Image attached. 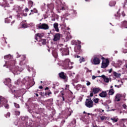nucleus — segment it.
Instances as JSON below:
<instances>
[{
	"mask_svg": "<svg viewBox=\"0 0 127 127\" xmlns=\"http://www.w3.org/2000/svg\"><path fill=\"white\" fill-rule=\"evenodd\" d=\"M121 99H122V94H117L115 96V101L117 102H120L121 101Z\"/></svg>",
	"mask_w": 127,
	"mask_h": 127,
	"instance_id": "2eb2a0df",
	"label": "nucleus"
},
{
	"mask_svg": "<svg viewBox=\"0 0 127 127\" xmlns=\"http://www.w3.org/2000/svg\"><path fill=\"white\" fill-rule=\"evenodd\" d=\"M102 63L101 65V68H103V69H105V68H107L108 66H109V64L110 63V62L109 61V60L105 59L104 58L103 59H102Z\"/></svg>",
	"mask_w": 127,
	"mask_h": 127,
	"instance_id": "0eeeda50",
	"label": "nucleus"
},
{
	"mask_svg": "<svg viewBox=\"0 0 127 127\" xmlns=\"http://www.w3.org/2000/svg\"><path fill=\"white\" fill-rule=\"evenodd\" d=\"M39 28L40 29H48V28H49V27L47 24L43 23L39 26Z\"/></svg>",
	"mask_w": 127,
	"mask_h": 127,
	"instance_id": "ddd939ff",
	"label": "nucleus"
},
{
	"mask_svg": "<svg viewBox=\"0 0 127 127\" xmlns=\"http://www.w3.org/2000/svg\"><path fill=\"white\" fill-rule=\"evenodd\" d=\"M11 19V17H9V18H6L5 19V23H9V22H10Z\"/></svg>",
	"mask_w": 127,
	"mask_h": 127,
	"instance_id": "2f4dec72",
	"label": "nucleus"
},
{
	"mask_svg": "<svg viewBox=\"0 0 127 127\" xmlns=\"http://www.w3.org/2000/svg\"><path fill=\"white\" fill-rule=\"evenodd\" d=\"M123 107L124 109H127V105L126 104H124Z\"/></svg>",
	"mask_w": 127,
	"mask_h": 127,
	"instance_id": "864d4df0",
	"label": "nucleus"
},
{
	"mask_svg": "<svg viewBox=\"0 0 127 127\" xmlns=\"http://www.w3.org/2000/svg\"><path fill=\"white\" fill-rule=\"evenodd\" d=\"M63 44H60L58 45V48L60 50V53H61L62 55L63 56H64V55H68L69 54V50L67 48H64Z\"/></svg>",
	"mask_w": 127,
	"mask_h": 127,
	"instance_id": "20e7f679",
	"label": "nucleus"
},
{
	"mask_svg": "<svg viewBox=\"0 0 127 127\" xmlns=\"http://www.w3.org/2000/svg\"><path fill=\"white\" fill-rule=\"evenodd\" d=\"M61 35L60 34H56L54 36L53 40L54 41H59L60 40Z\"/></svg>",
	"mask_w": 127,
	"mask_h": 127,
	"instance_id": "4468645a",
	"label": "nucleus"
},
{
	"mask_svg": "<svg viewBox=\"0 0 127 127\" xmlns=\"http://www.w3.org/2000/svg\"><path fill=\"white\" fill-rule=\"evenodd\" d=\"M26 127H32V121H26Z\"/></svg>",
	"mask_w": 127,
	"mask_h": 127,
	"instance_id": "f3484780",
	"label": "nucleus"
},
{
	"mask_svg": "<svg viewBox=\"0 0 127 127\" xmlns=\"http://www.w3.org/2000/svg\"><path fill=\"white\" fill-rule=\"evenodd\" d=\"M123 26L124 28H127V21H124L123 22Z\"/></svg>",
	"mask_w": 127,
	"mask_h": 127,
	"instance_id": "473e14b6",
	"label": "nucleus"
},
{
	"mask_svg": "<svg viewBox=\"0 0 127 127\" xmlns=\"http://www.w3.org/2000/svg\"><path fill=\"white\" fill-rule=\"evenodd\" d=\"M122 121H127V119H122Z\"/></svg>",
	"mask_w": 127,
	"mask_h": 127,
	"instance_id": "052dcab7",
	"label": "nucleus"
},
{
	"mask_svg": "<svg viewBox=\"0 0 127 127\" xmlns=\"http://www.w3.org/2000/svg\"><path fill=\"white\" fill-rule=\"evenodd\" d=\"M72 65H73V63L71 62L70 61V60L69 59H66L64 62V64L63 66H64L66 68H68L69 67V68H72Z\"/></svg>",
	"mask_w": 127,
	"mask_h": 127,
	"instance_id": "423d86ee",
	"label": "nucleus"
},
{
	"mask_svg": "<svg viewBox=\"0 0 127 127\" xmlns=\"http://www.w3.org/2000/svg\"><path fill=\"white\" fill-rule=\"evenodd\" d=\"M28 10H29L28 8H25V11H26V12L28 11Z\"/></svg>",
	"mask_w": 127,
	"mask_h": 127,
	"instance_id": "bf43d9fd",
	"label": "nucleus"
},
{
	"mask_svg": "<svg viewBox=\"0 0 127 127\" xmlns=\"http://www.w3.org/2000/svg\"><path fill=\"white\" fill-rule=\"evenodd\" d=\"M54 27L57 32H59V28H58V23H55L54 24Z\"/></svg>",
	"mask_w": 127,
	"mask_h": 127,
	"instance_id": "aec40b11",
	"label": "nucleus"
},
{
	"mask_svg": "<svg viewBox=\"0 0 127 127\" xmlns=\"http://www.w3.org/2000/svg\"><path fill=\"white\" fill-rule=\"evenodd\" d=\"M16 54H17V58L20 57V56H19V54H18V53H17Z\"/></svg>",
	"mask_w": 127,
	"mask_h": 127,
	"instance_id": "6e6d98bb",
	"label": "nucleus"
},
{
	"mask_svg": "<svg viewBox=\"0 0 127 127\" xmlns=\"http://www.w3.org/2000/svg\"><path fill=\"white\" fill-rule=\"evenodd\" d=\"M86 82H87L86 83L87 86H90V85H91V82H90L89 81H87Z\"/></svg>",
	"mask_w": 127,
	"mask_h": 127,
	"instance_id": "a18cd8bd",
	"label": "nucleus"
},
{
	"mask_svg": "<svg viewBox=\"0 0 127 127\" xmlns=\"http://www.w3.org/2000/svg\"><path fill=\"white\" fill-rule=\"evenodd\" d=\"M118 64L119 66H121V65H122V64H123V62L121 61H119L118 63Z\"/></svg>",
	"mask_w": 127,
	"mask_h": 127,
	"instance_id": "37998d69",
	"label": "nucleus"
},
{
	"mask_svg": "<svg viewBox=\"0 0 127 127\" xmlns=\"http://www.w3.org/2000/svg\"><path fill=\"white\" fill-rule=\"evenodd\" d=\"M115 16L116 17L117 19H119L120 17H121V14L119 12H117V14H115Z\"/></svg>",
	"mask_w": 127,
	"mask_h": 127,
	"instance_id": "c9c22d12",
	"label": "nucleus"
},
{
	"mask_svg": "<svg viewBox=\"0 0 127 127\" xmlns=\"http://www.w3.org/2000/svg\"><path fill=\"white\" fill-rule=\"evenodd\" d=\"M117 84L118 85V88H121V87L124 85V82H123L122 80H118Z\"/></svg>",
	"mask_w": 127,
	"mask_h": 127,
	"instance_id": "a211bd4d",
	"label": "nucleus"
},
{
	"mask_svg": "<svg viewBox=\"0 0 127 127\" xmlns=\"http://www.w3.org/2000/svg\"><path fill=\"white\" fill-rule=\"evenodd\" d=\"M109 95L111 96H113L114 94H115V90L113 89H111L109 91Z\"/></svg>",
	"mask_w": 127,
	"mask_h": 127,
	"instance_id": "bb28decb",
	"label": "nucleus"
},
{
	"mask_svg": "<svg viewBox=\"0 0 127 127\" xmlns=\"http://www.w3.org/2000/svg\"><path fill=\"white\" fill-rule=\"evenodd\" d=\"M20 112L19 111H15V115L16 116H19Z\"/></svg>",
	"mask_w": 127,
	"mask_h": 127,
	"instance_id": "a19ab883",
	"label": "nucleus"
},
{
	"mask_svg": "<svg viewBox=\"0 0 127 127\" xmlns=\"http://www.w3.org/2000/svg\"><path fill=\"white\" fill-rule=\"evenodd\" d=\"M101 91V89L100 88H93L92 89V92H91L90 94V96L91 97H93V93L94 94H98V93Z\"/></svg>",
	"mask_w": 127,
	"mask_h": 127,
	"instance_id": "9d476101",
	"label": "nucleus"
},
{
	"mask_svg": "<svg viewBox=\"0 0 127 127\" xmlns=\"http://www.w3.org/2000/svg\"><path fill=\"white\" fill-rule=\"evenodd\" d=\"M60 78H62V79H66V76L64 74V72H61L59 74Z\"/></svg>",
	"mask_w": 127,
	"mask_h": 127,
	"instance_id": "393cba45",
	"label": "nucleus"
},
{
	"mask_svg": "<svg viewBox=\"0 0 127 127\" xmlns=\"http://www.w3.org/2000/svg\"><path fill=\"white\" fill-rule=\"evenodd\" d=\"M2 106H4L5 109H8L9 108L7 104V101L2 97V96H0V107H2Z\"/></svg>",
	"mask_w": 127,
	"mask_h": 127,
	"instance_id": "39448f33",
	"label": "nucleus"
},
{
	"mask_svg": "<svg viewBox=\"0 0 127 127\" xmlns=\"http://www.w3.org/2000/svg\"><path fill=\"white\" fill-rule=\"evenodd\" d=\"M52 94L51 92H50L49 93V94H48V95L49 96V95H50V94Z\"/></svg>",
	"mask_w": 127,
	"mask_h": 127,
	"instance_id": "69168bd1",
	"label": "nucleus"
},
{
	"mask_svg": "<svg viewBox=\"0 0 127 127\" xmlns=\"http://www.w3.org/2000/svg\"><path fill=\"white\" fill-rule=\"evenodd\" d=\"M60 10H65V4H61L60 6L59 7Z\"/></svg>",
	"mask_w": 127,
	"mask_h": 127,
	"instance_id": "b1692460",
	"label": "nucleus"
},
{
	"mask_svg": "<svg viewBox=\"0 0 127 127\" xmlns=\"http://www.w3.org/2000/svg\"><path fill=\"white\" fill-rule=\"evenodd\" d=\"M10 117V113H7L6 115V118H9Z\"/></svg>",
	"mask_w": 127,
	"mask_h": 127,
	"instance_id": "c03bdc74",
	"label": "nucleus"
},
{
	"mask_svg": "<svg viewBox=\"0 0 127 127\" xmlns=\"http://www.w3.org/2000/svg\"><path fill=\"white\" fill-rule=\"evenodd\" d=\"M3 4L4 7H5V6L8 7V6H9V4L8 3V0H5V1L3 2Z\"/></svg>",
	"mask_w": 127,
	"mask_h": 127,
	"instance_id": "a878e982",
	"label": "nucleus"
},
{
	"mask_svg": "<svg viewBox=\"0 0 127 127\" xmlns=\"http://www.w3.org/2000/svg\"><path fill=\"white\" fill-rule=\"evenodd\" d=\"M29 79V77H26L25 78V80H26L27 81H28V79Z\"/></svg>",
	"mask_w": 127,
	"mask_h": 127,
	"instance_id": "4d7b16f0",
	"label": "nucleus"
},
{
	"mask_svg": "<svg viewBox=\"0 0 127 127\" xmlns=\"http://www.w3.org/2000/svg\"><path fill=\"white\" fill-rule=\"evenodd\" d=\"M72 12H73V14H76L77 13V12H76L74 10H72Z\"/></svg>",
	"mask_w": 127,
	"mask_h": 127,
	"instance_id": "8fccbe9b",
	"label": "nucleus"
},
{
	"mask_svg": "<svg viewBox=\"0 0 127 127\" xmlns=\"http://www.w3.org/2000/svg\"><path fill=\"white\" fill-rule=\"evenodd\" d=\"M76 58H80V56H76Z\"/></svg>",
	"mask_w": 127,
	"mask_h": 127,
	"instance_id": "e2e57ef3",
	"label": "nucleus"
},
{
	"mask_svg": "<svg viewBox=\"0 0 127 127\" xmlns=\"http://www.w3.org/2000/svg\"><path fill=\"white\" fill-rule=\"evenodd\" d=\"M99 77L103 78V79L104 82H105V83H109V82H110V81H111V78H109V77H108V76H106L105 75H102Z\"/></svg>",
	"mask_w": 127,
	"mask_h": 127,
	"instance_id": "f8f14e48",
	"label": "nucleus"
},
{
	"mask_svg": "<svg viewBox=\"0 0 127 127\" xmlns=\"http://www.w3.org/2000/svg\"><path fill=\"white\" fill-rule=\"evenodd\" d=\"M113 75L114 77H116V78H120V77H121V76L122 75L121 73L117 72L116 71L113 72Z\"/></svg>",
	"mask_w": 127,
	"mask_h": 127,
	"instance_id": "6ab92c4d",
	"label": "nucleus"
},
{
	"mask_svg": "<svg viewBox=\"0 0 127 127\" xmlns=\"http://www.w3.org/2000/svg\"><path fill=\"white\" fill-rule=\"evenodd\" d=\"M93 101L95 103V104H98L99 103V101H100V99L99 98H97L95 97H93Z\"/></svg>",
	"mask_w": 127,
	"mask_h": 127,
	"instance_id": "cd10ccee",
	"label": "nucleus"
},
{
	"mask_svg": "<svg viewBox=\"0 0 127 127\" xmlns=\"http://www.w3.org/2000/svg\"><path fill=\"white\" fill-rule=\"evenodd\" d=\"M4 59L8 61L5 62L3 67L6 66L7 68H9L10 71H11L14 75H18L20 74L21 71H23V68H20L17 66H15V61L13 60L12 56L10 55H8L4 57Z\"/></svg>",
	"mask_w": 127,
	"mask_h": 127,
	"instance_id": "f257e3e1",
	"label": "nucleus"
},
{
	"mask_svg": "<svg viewBox=\"0 0 127 127\" xmlns=\"http://www.w3.org/2000/svg\"><path fill=\"white\" fill-rule=\"evenodd\" d=\"M122 15L123 17H125V16H126V13H125V12L123 11V12H122Z\"/></svg>",
	"mask_w": 127,
	"mask_h": 127,
	"instance_id": "09e8293b",
	"label": "nucleus"
},
{
	"mask_svg": "<svg viewBox=\"0 0 127 127\" xmlns=\"http://www.w3.org/2000/svg\"><path fill=\"white\" fill-rule=\"evenodd\" d=\"M15 84H16L17 85H18V82H15Z\"/></svg>",
	"mask_w": 127,
	"mask_h": 127,
	"instance_id": "774afa93",
	"label": "nucleus"
},
{
	"mask_svg": "<svg viewBox=\"0 0 127 127\" xmlns=\"http://www.w3.org/2000/svg\"><path fill=\"white\" fill-rule=\"evenodd\" d=\"M29 5H31V7H32V5H33V2L31 0H29L28 1Z\"/></svg>",
	"mask_w": 127,
	"mask_h": 127,
	"instance_id": "4c0bfd02",
	"label": "nucleus"
},
{
	"mask_svg": "<svg viewBox=\"0 0 127 127\" xmlns=\"http://www.w3.org/2000/svg\"><path fill=\"white\" fill-rule=\"evenodd\" d=\"M21 119L22 121H26V120H27V117H25L24 116H22L21 117Z\"/></svg>",
	"mask_w": 127,
	"mask_h": 127,
	"instance_id": "58836bf2",
	"label": "nucleus"
},
{
	"mask_svg": "<svg viewBox=\"0 0 127 127\" xmlns=\"http://www.w3.org/2000/svg\"><path fill=\"white\" fill-rule=\"evenodd\" d=\"M112 71H113V69L111 68L110 69L108 70L109 73H112Z\"/></svg>",
	"mask_w": 127,
	"mask_h": 127,
	"instance_id": "5fc2aeb1",
	"label": "nucleus"
},
{
	"mask_svg": "<svg viewBox=\"0 0 127 127\" xmlns=\"http://www.w3.org/2000/svg\"><path fill=\"white\" fill-rule=\"evenodd\" d=\"M14 104L15 108H19V105H18V104L14 103Z\"/></svg>",
	"mask_w": 127,
	"mask_h": 127,
	"instance_id": "79ce46f5",
	"label": "nucleus"
},
{
	"mask_svg": "<svg viewBox=\"0 0 127 127\" xmlns=\"http://www.w3.org/2000/svg\"><path fill=\"white\" fill-rule=\"evenodd\" d=\"M47 6L50 9H53L54 8V5L52 3L48 4Z\"/></svg>",
	"mask_w": 127,
	"mask_h": 127,
	"instance_id": "c85d7f7f",
	"label": "nucleus"
},
{
	"mask_svg": "<svg viewBox=\"0 0 127 127\" xmlns=\"http://www.w3.org/2000/svg\"><path fill=\"white\" fill-rule=\"evenodd\" d=\"M100 59H104V58L102 57L101 56H95L93 59H91L90 62L93 65H99L101 63Z\"/></svg>",
	"mask_w": 127,
	"mask_h": 127,
	"instance_id": "7ed1b4c3",
	"label": "nucleus"
},
{
	"mask_svg": "<svg viewBox=\"0 0 127 127\" xmlns=\"http://www.w3.org/2000/svg\"><path fill=\"white\" fill-rule=\"evenodd\" d=\"M11 82V80L9 78H7L5 79V81L4 82L5 85H7L8 84L9 85H10V83Z\"/></svg>",
	"mask_w": 127,
	"mask_h": 127,
	"instance_id": "5701e85b",
	"label": "nucleus"
},
{
	"mask_svg": "<svg viewBox=\"0 0 127 127\" xmlns=\"http://www.w3.org/2000/svg\"><path fill=\"white\" fill-rule=\"evenodd\" d=\"M79 61L80 63H82V62H85V59L83 57H81L79 60Z\"/></svg>",
	"mask_w": 127,
	"mask_h": 127,
	"instance_id": "e433bc0d",
	"label": "nucleus"
},
{
	"mask_svg": "<svg viewBox=\"0 0 127 127\" xmlns=\"http://www.w3.org/2000/svg\"><path fill=\"white\" fill-rule=\"evenodd\" d=\"M61 1H59V0H57L56 3H58V4H59V3H61Z\"/></svg>",
	"mask_w": 127,
	"mask_h": 127,
	"instance_id": "3c124183",
	"label": "nucleus"
},
{
	"mask_svg": "<svg viewBox=\"0 0 127 127\" xmlns=\"http://www.w3.org/2000/svg\"><path fill=\"white\" fill-rule=\"evenodd\" d=\"M23 7L19 6L18 7V17H22V15L26 16V14H23V10H22Z\"/></svg>",
	"mask_w": 127,
	"mask_h": 127,
	"instance_id": "1a4fd4ad",
	"label": "nucleus"
},
{
	"mask_svg": "<svg viewBox=\"0 0 127 127\" xmlns=\"http://www.w3.org/2000/svg\"><path fill=\"white\" fill-rule=\"evenodd\" d=\"M111 121H113V123H117V122H118V120H119V119L117 118L116 119L115 118H111Z\"/></svg>",
	"mask_w": 127,
	"mask_h": 127,
	"instance_id": "f704fd0d",
	"label": "nucleus"
},
{
	"mask_svg": "<svg viewBox=\"0 0 127 127\" xmlns=\"http://www.w3.org/2000/svg\"><path fill=\"white\" fill-rule=\"evenodd\" d=\"M66 39H71L72 38V36H71V34H70V33L68 32L66 33Z\"/></svg>",
	"mask_w": 127,
	"mask_h": 127,
	"instance_id": "c756f323",
	"label": "nucleus"
},
{
	"mask_svg": "<svg viewBox=\"0 0 127 127\" xmlns=\"http://www.w3.org/2000/svg\"><path fill=\"white\" fill-rule=\"evenodd\" d=\"M48 87H46V88L45 89V90H48Z\"/></svg>",
	"mask_w": 127,
	"mask_h": 127,
	"instance_id": "338daca9",
	"label": "nucleus"
},
{
	"mask_svg": "<svg viewBox=\"0 0 127 127\" xmlns=\"http://www.w3.org/2000/svg\"><path fill=\"white\" fill-rule=\"evenodd\" d=\"M99 97H101V98H106L107 97V92L102 91L99 94Z\"/></svg>",
	"mask_w": 127,
	"mask_h": 127,
	"instance_id": "dca6fc26",
	"label": "nucleus"
},
{
	"mask_svg": "<svg viewBox=\"0 0 127 127\" xmlns=\"http://www.w3.org/2000/svg\"><path fill=\"white\" fill-rule=\"evenodd\" d=\"M44 35V34L43 33H37L35 35V39L36 40H37V41H40L39 39H41L42 37H43V36Z\"/></svg>",
	"mask_w": 127,
	"mask_h": 127,
	"instance_id": "9b49d317",
	"label": "nucleus"
},
{
	"mask_svg": "<svg viewBox=\"0 0 127 127\" xmlns=\"http://www.w3.org/2000/svg\"><path fill=\"white\" fill-rule=\"evenodd\" d=\"M125 67H126L127 68V62H126V64H125Z\"/></svg>",
	"mask_w": 127,
	"mask_h": 127,
	"instance_id": "680f3d73",
	"label": "nucleus"
},
{
	"mask_svg": "<svg viewBox=\"0 0 127 127\" xmlns=\"http://www.w3.org/2000/svg\"><path fill=\"white\" fill-rule=\"evenodd\" d=\"M115 4H116V2H115V1H111L109 3V5L110 6H115Z\"/></svg>",
	"mask_w": 127,
	"mask_h": 127,
	"instance_id": "72a5a7b5",
	"label": "nucleus"
},
{
	"mask_svg": "<svg viewBox=\"0 0 127 127\" xmlns=\"http://www.w3.org/2000/svg\"><path fill=\"white\" fill-rule=\"evenodd\" d=\"M98 76H96L95 75H93L92 76V80H95V79H96V78H97Z\"/></svg>",
	"mask_w": 127,
	"mask_h": 127,
	"instance_id": "49530a36",
	"label": "nucleus"
},
{
	"mask_svg": "<svg viewBox=\"0 0 127 127\" xmlns=\"http://www.w3.org/2000/svg\"><path fill=\"white\" fill-rule=\"evenodd\" d=\"M41 42L42 43V44L43 45L45 44V40H41Z\"/></svg>",
	"mask_w": 127,
	"mask_h": 127,
	"instance_id": "de8ad7c7",
	"label": "nucleus"
},
{
	"mask_svg": "<svg viewBox=\"0 0 127 127\" xmlns=\"http://www.w3.org/2000/svg\"><path fill=\"white\" fill-rule=\"evenodd\" d=\"M123 52L124 53H127V49L123 50Z\"/></svg>",
	"mask_w": 127,
	"mask_h": 127,
	"instance_id": "603ef678",
	"label": "nucleus"
},
{
	"mask_svg": "<svg viewBox=\"0 0 127 127\" xmlns=\"http://www.w3.org/2000/svg\"><path fill=\"white\" fill-rule=\"evenodd\" d=\"M100 119L101 121H106L108 119V117L106 116H100Z\"/></svg>",
	"mask_w": 127,
	"mask_h": 127,
	"instance_id": "7c9ffc66",
	"label": "nucleus"
},
{
	"mask_svg": "<svg viewBox=\"0 0 127 127\" xmlns=\"http://www.w3.org/2000/svg\"><path fill=\"white\" fill-rule=\"evenodd\" d=\"M72 45H76L74 48V51L76 53H79L81 50V42L79 40H73L71 42Z\"/></svg>",
	"mask_w": 127,
	"mask_h": 127,
	"instance_id": "f03ea898",
	"label": "nucleus"
},
{
	"mask_svg": "<svg viewBox=\"0 0 127 127\" xmlns=\"http://www.w3.org/2000/svg\"><path fill=\"white\" fill-rule=\"evenodd\" d=\"M22 58H23V60L22 61H20V65H24V64H25V56H22Z\"/></svg>",
	"mask_w": 127,
	"mask_h": 127,
	"instance_id": "412c9836",
	"label": "nucleus"
},
{
	"mask_svg": "<svg viewBox=\"0 0 127 127\" xmlns=\"http://www.w3.org/2000/svg\"><path fill=\"white\" fill-rule=\"evenodd\" d=\"M31 12H34L35 13H37V9L36 8H34L33 10H31Z\"/></svg>",
	"mask_w": 127,
	"mask_h": 127,
	"instance_id": "ea45409f",
	"label": "nucleus"
},
{
	"mask_svg": "<svg viewBox=\"0 0 127 127\" xmlns=\"http://www.w3.org/2000/svg\"><path fill=\"white\" fill-rule=\"evenodd\" d=\"M62 98H63V101H64V96H63V97H62Z\"/></svg>",
	"mask_w": 127,
	"mask_h": 127,
	"instance_id": "0e129e2a",
	"label": "nucleus"
},
{
	"mask_svg": "<svg viewBox=\"0 0 127 127\" xmlns=\"http://www.w3.org/2000/svg\"><path fill=\"white\" fill-rule=\"evenodd\" d=\"M39 89H43V87L42 86H40L39 87Z\"/></svg>",
	"mask_w": 127,
	"mask_h": 127,
	"instance_id": "13d9d810",
	"label": "nucleus"
},
{
	"mask_svg": "<svg viewBox=\"0 0 127 127\" xmlns=\"http://www.w3.org/2000/svg\"><path fill=\"white\" fill-rule=\"evenodd\" d=\"M25 21H25L24 22H23L22 23H21V27L22 28H27V24H26V23H25Z\"/></svg>",
	"mask_w": 127,
	"mask_h": 127,
	"instance_id": "4be33fe9",
	"label": "nucleus"
},
{
	"mask_svg": "<svg viewBox=\"0 0 127 127\" xmlns=\"http://www.w3.org/2000/svg\"><path fill=\"white\" fill-rule=\"evenodd\" d=\"M85 106L87 108H93L94 106V102L93 101H92V100L87 99L85 102Z\"/></svg>",
	"mask_w": 127,
	"mask_h": 127,
	"instance_id": "6e6552de",
	"label": "nucleus"
}]
</instances>
